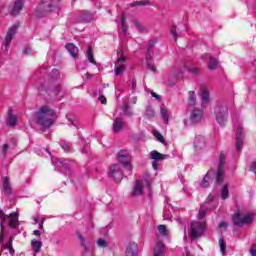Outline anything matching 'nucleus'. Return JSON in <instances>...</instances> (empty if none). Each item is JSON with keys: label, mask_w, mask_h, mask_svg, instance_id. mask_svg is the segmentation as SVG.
Here are the masks:
<instances>
[{"label": "nucleus", "mask_w": 256, "mask_h": 256, "mask_svg": "<svg viewBox=\"0 0 256 256\" xmlns=\"http://www.w3.org/2000/svg\"><path fill=\"white\" fill-rule=\"evenodd\" d=\"M227 227H229L227 222H220L218 225V229H227Z\"/></svg>", "instance_id": "50"}, {"label": "nucleus", "mask_w": 256, "mask_h": 256, "mask_svg": "<svg viewBox=\"0 0 256 256\" xmlns=\"http://www.w3.org/2000/svg\"><path fill=\"white\" fill-rule=\"evenodd\" d=\"M25 0H16L12 6H10V15L14 17L21 13Z\"/></svg>", "instance_id": "11"}, {"label": "nucleus", "mask_w": 256, "mask_h": 256, "mask_svg": "<svg viewBox=\"0 0 256 256\" xmlns=\"http://www.w3.org/2000/svg\"><path fill=\"white\" fill-rule=\"evenodd\" d=\"M78 239L80 240V245L83 247L84 251H89V248H87V244H85V238L81 233H78Z\"/></svg>", "instance_id": "39"}, {"label": "nucleus", "mask_w": 256, "mask_h": 256, "mask_svg": "<svg viewBox=\"0 0 256 256\" xmlns=\"http://www.w3.org/2000/svg\"><path fill=\"white\" fill-rule=\"evenodd\" d=\"M3 191L6 197H11V193H13V188H11V183L7 177L3 178Z\"/></svg>", "instance_id": "18"}, {"label": "nucleus", "mask_w": 256, "mask_h": 256, "mask_svg": "<svg viewBox=\"0 0 256 256\" xmlns=\"http://www.w3.org/2000/svg\"><path fill=\"white\" fill-rule=\"evenodd\" d=\"M177 83V76L175 74L168 75L167 85L168 87H173Z\"/></svg>", "instance_id": "33"}, {"label": "nucleus", "mask_w": 256, "mask_h": 256, "mask_svg": "<svg viewBox=\"0 0 256 256\" xmlns=\"http://www.w3.org/2000/svg\"><path fill=\"white\" fill-rule=\"evenodd\" d=\"M13 247V236H10L8 241L6 243H2L1 245V251H5V249H10Z\"/></svg>", "instance_id": "32"}, {"label": "nucleus", "mask_w": 256, "mask_h": 256, "mask_svg": "<svg viewBox=\"0 0 256 256\" xmlns=\"http://www.w3.org/2000/svg\"><path fill=\"white\" fill-rule=\"evenodd\" d=\"M153 47H155V42L154 41L150 42V44L148 46V51H151V49H153Z\"/></svg>", "instance_id": "58"}, {"label": "nucleus", "mask_w": 256, "mask_h": 256, "mask_svg": "<svg viewBox=\"0 0 256 256\" xmlns=\"http://www.w3.org/2000/svg\"><path fill=\"white\" fill-rule=\"evenodd\" d=\"M34 235H36V237H40L41 236V231L34 230Z\"/></svg>", "instance_id": "61"}, {"label": "nucleus", "mask_w": 256, "mask_h": 256, "mask_svg": "<svg viewBox=\"0 0 256 256\" xmlns=\"http://www.w3.org/2000/svg\"><path fill=\"white\" fill-rule=\"evenodd\" d=\"M126 256H137V244L135 242H130L128 244Z\"/></svg>", "instance_id": "22"}, {"label": "nucleus", "mask_w": 256, "mask_h": 256, "mask_svg": "<svg viewBox=\"0 0 256 256\" xmlns=\"http://www.w3.org/2000/svg\"><path fill=\"white\" fill-rule=\"evenodd\" d=\"M97 245L98 247H102L103 249H105V247H107V241L103 238H99L97 241Z\"/></svg>", "instance_id": "42"}, {"label": "nucleus", "mask_w": 256, "mask_h": 256, "mask_svg": "<svg viewBox=\"0 0 256 256\" xmlns=\"http://www.w3.org/2000/svg\"><path fill=\"white\" fill-rule=\"evenodd\" d=\"M87 55L88 61L93 65H97V61H95V57L93 56V48L91 46H88Z\"/></svg>", "instance_id": "30"}, {"label": "nucleus", "mask_w": 256, "mask_h": 256, "mask_svg": "<svg viewBox=\"0 0 256 256\" xmlns=\"http://www.w3.org/2000/svg\"><path fill=\"white\" fill-rule=\"evenodd\" d=\"M152 97H155V99H161V97L155 92H152Z\"/></svg>", "instance_id": "63"}, {"label": "nucleus", "mask_w": 256, "mask_h": 256, "mask_svg": "<svg viewBox=\"0 0 256 256\" xmlns=\"http://www.w3.org/2000/svg\"><path fill=\"white\" fill-rule=\"evenodd\" d=\"M195 103H197V96L195 95V91H190L188 105H190V107H195Z\"/></svg>", "instance_id": "27"}, {"label": "nucleus", "mask_w": 256, "mask_h": 256, "mask_svg": "<svg viewBox=\"0 0 256 256\" xmlns=\"http://www.w3.org/2000/svg\"><path fill=\"white\" fill-rule=\"evenodd\" d=\"M55 9V0H42L36 11L37 17H45Z\"/></svg>", "instance_id": "4"}, {"label": "nucleus", "mask_w": 256, "mask_h": 256, "mask_svg": "<svg viewBox=\"0 0 256 256\" xmlns=\"http://www.w3.org/2000/svg\"><path fill=\"white\" fill-rule=\"evenodd\" d=\"M7 151H9V144H4L2 147V155L5 157L7 155Z\"/></svg>", "instance_id": "49"}, {"label": "nucleus", "mask_w": 256, "mask_h": 256, "mask_svg": "<svg viewBox=\"0 0 256 256\" xmlns=\"http://www.w3.org/2000/svg\"><path fill=\"white\" fill-rule=\"evenodd\" d=\"M250 253L252 256H256V245L253 244L250 249Z\"/></svg>", "instance_id": "54"}, {"label": "nucleus", "mask_w": 256, "mask_h": 256, "mask_svg": "<svg viewBox=\"0 0 256 256\" xmlns=\"http://www.w3.org/2000/svg\"><path fill=\"white\" fill-rule=\"evenodd\" d=\"M136 27H138L139 31H143V26L139 24V22L135 21Z\"/></svg>", "instance_id": "60"}, {"label": "nucleus", "mask_w": 256, "mask_h": 256, "mask_svg": "<svg viewBox=\"0 0 256 256\" xmlns=\"http://www.w3.org/2000/svg\"><path fill=\"white\" fill-rule=\"evenodd\" d=\"M118 161L128 169V171H133V165H131V154L127 150H120L117 154Z\"/></svg>", "instance_id": "7"}, {"label": "nucleus", "mask_w": 256, "mask_h": 256, "mask_svg": "<svg viewBox=\"0 0 256 256\" xmlns=\"http://www.w3.org/2000/svg\"><path fill=\"white\" fill-rule=\"evenodd\" d=\"M170 33L172 35V37L174 38V41H177V26L173 25L171 27Z\"/></svg>", "instance_id": "43"}, {"label": "nucleus", "mask_w": 256, "mask_h": 256, "mask_svg": "<svg viewBox=\"0 0 256 256\" xmlns=\"http://www.w3.org/2000/svg\"><path fill=\"white\" fill-rule=\"evenodd\" d=\"M23 53L24 55H31V46H26Z\"/></svg>", "instance_id": "52"}, {"label": "nucleus", "mask_w": 256, "mask_h": 256, "mask_svg": "<svg viewBox=\"0 0 256 256\" xmlns=\"http://www.w3.org/2000/svg\"><path fill=\"white\" fill-rule=\"evenodd\" d=\"M132 195H143V180H136Z\"/></svg>", "instance_id": "20"}, {"label": "nucleus", "mask_w": 256, "mask_h": 256, "mask_svg": "<svg viewBox=\"0 0 256 256\" xmlns=\"http://www.w3.org/2000/svg\"><path fill=\"white\" fill-rule=\"evenodd\" d=\"M53 91L55 97H57V95H59V92L61 91V86H55Z\"/></svg>", "instance_id": "53"}, {"label": "nucleus", "mask_w": 256, "mask_h": 256, "mask_svg": "<svg viewBox=\"0 0 256 256\" xmlns=\"http://www.w3.org/2000/svg\"><path fill=\"white\" fill-rule=\"evenodd\" d=\"M36 123L45 129H49L55 121V110L51 109V107L44 105L39 111L35 114Z\"/></svg>", "instance_id": "1"}, {"label": "nucleus", "mask_w": 256, "mask_h": 256, "mask_svg": "<svg viewBox=\"0 0 256 256\" xmlns=\"http://www.w3.org/2000/svg\"><path fill=\"white\" fill-rule=\"evenodd\" d=\"M79 19L82 23H91V21H93V14L89 11H83L79 16Z\"/></svg>", "instance_id": "21"}, {"label": "nucleus", "mask_w": 256, "mask_h": 256, "mask_svg": "<svg viewBox=\"0 0 256 256\" xmlns=\"http://www.w3.org/2000/svg\"><path fill=\"white\" fill-rule=\"evenodd\" d=\"M153 256H165V244L162 241L156 243Z\"/></svg>", "instance_id": "15"}, {"label": "nucleus", "mask_w": 256, "mask_h": 256, "mask_svg": "<svg viewBox=\"0 0 256 256\" xmlns=\"http://www.w3.org/2000/svg\"><path fill=\"white\" fill-rule=\"evenodd\" d=\"M211 175H213V173L211 171H208L207 174L204 176L202 182H201V187H203L204 189H207V187H209L210 182H211Z\"/></svg>", "instance_id": "24"}, {"label": "nucleus", "mask_w": 256, "mask_h": 256, "mask_svg": "<svg viewBox=\"0 0 256 256\" xmlns=\"http://www.w3.org/2000/svg\"><path fill=\"white\" fill-rule=\"evenodd\" d=\"M213 199H214L213 195H209L208 198H207V201L211 202V201H213Z\"/></svg>", "instance_id": "64"}, {"label": "nucleus", "mask_w": 256, "mask_h": 256, "mask_svg": "<svg viewBox=\"0 0 256 256\" xmlns=\"http://www.w3.org/2000/svg\"><path fill=\"white\" fill-rule=\"evenodd\" d=\"M146 61L148 69H150V71H153L154 73L157 72V67H155V65L151 63L149 59H147Z\"/></svg>", "instance_id": "44"}, {"label": "nucleus", "mask_w": 256, "mask_h": 256, "mask_svg": "<svg viewBox=\"0 0 256 256\" xmlns=\"http://www.w3.org/2000/svg\"><path fill=\"white\" fill-rule=\"evenodd\" d=\"M122 110L124 112V115H133V111H131V109H129L128 103H123Z\"/></svg>", "instance_id": "40"}, {"label": "nucleus", "mask_w": 256, "mask_h": 256, "mask_svg": "<svg viewBox=\"0 0 256 256\" xmlns=\"http://www.w3.org/2000/svg\"><path fill=\"white\" fill-rule=\"evenodd\" d=\"M227 107L226 106H218L215 109L216 113V121L220 124L223 125L225 121V117H227Z\"/></svg>", "instance_id": "8"}, {"label": "nucleus", "mask_w": 256, "mask_h": 256, "mask_svg": "<svg viewBox=\"0 0 256 256\" xmlns=\"http://www.w3.org/2000/svg\"><path fill=\"white\" fill-rule=\"evenodd\" d=\"M8 227L11 229H17L19 227V213L13 212L8 216Z\"/></svg>", "instance_id": "12"}, {"label": "nucleus", "mask_w": 256, "mask_h": 256, "mask_svg": "<svg viewBox=\"0 0 256 256\" xmlns=\"http://www.w3.org/2000/svg\"><path fill=\"white\" fill-rule=\"evenodd\" d=\"M118 63H125L127 59L125 58V53L123 50L120 51V57L117 59Z\"/></svg>", "instance_id": "47"}, {"label": "nucleus", "mask_w": 256, "mask_h": 256, "mask_svg": "<svg viewBox=\"0 0 256 256\" xmlns=\"http://www.w3.org/2000/svg\"><path fill=\"white\" fill-rule=\"evenodd\" d=\"M200 91L202 107H204V105H207V103H209V89L206 86H201Z\"/></svg>", "instance_id": "16"}, {"label": "nucleus", "mask_w": 256, "mask_h": 256, "mask_svg": "<svg viewBox=\"0 0 256 256\" xmlns=\"http://www.w3.org/2000/svg\"><path fill=\"white\" fill-rule=\"evenodd\" d=\"M147 115H150L151 117H154L155 116V112H153V110H151V109H148L147 110Z\"/></svg>", "instance_id": "57"}, {"label": "nucleus", "mask_w": 256, "mask_h": 256, "mask_svg": "<svg viewBox=\"0 0 256 256\" xmlns=\"http://www.w3.org/2000/svg\"><path fill=\"white\" fill-rule=\"evenodd\" d=\"M217 59L210 57L209 63H208V69H210L211 71H214L215 69H217Z\"/></svg>", "instance_id": "36"}, {"label": "nucleus", "mask_w": 256, "mask_h": 256, "mask_svg": "<svg viewBox=\"0 0 256 256\" xmlns=\"http://www.w3.org/2000/svg\"><path fill=\"white\" fill-rule=\"evenodd\" d=\"M7 125H9V127H15V125H17V116H15L14 114H9L7 119Z\"/></svg>", "instance_id": "28"}, {"label": "nucleus", "mask_w": 256, "mask_h": 256, "mask_svg": "<svg viewBox=\"0 0 256 256\" xmlns=\"http://www.w3.org/2000/svg\"><path fill=\"white\" fill-rule=\"evenodd\" d=\"M255 219V215L251 213L241 214V211H237L232 217V223L236 225V227H241V225H249V223H253Z\"/></svg>", "instance_id": "3"}, {"label": "nucleus", "mask_w": 256, "mask_h": 256, "mask_svg": "<svg viewBox=\"0 0 256 256\" xmlns=\"http://www.w3.org/2000/svg\"><path fill=\"white\" fill-rule=\"evenodd\" d=\"M219 247H220L221 253L225 255V251H227V242H225V238L219 239Z\"/></svg>", "instance_id": "35"}, {"label": "nucleus", "mask_w": 256, "mask_h": 256, "mask_svg": "<svg viewBox=\"0 0 256 256\" xmlns=\"http://www.w3.org/2000/svg\"><path fill=\"white\" fill-rule=\"evenodd\" d=\"M0 219H1V223L3 225V223H5V221H7V219H9V216H7L5 214V212H3V210H0Z\"/></svg>", "instance_id": "46"}, {"label": "nucleus", "mask_w": 256, "mask_h": 256, "mask_svg": "<svg viewBox=\"0 0 256 256\" xmlns=\"http://www.w3.org/2000/svg\"><path fill=\"white\" fill-rule=\"evenodd\" d=\"M221 197L222 199H228L229 198V185L226 184L222 187V190H221Z\"/></svg>", "instance_id": "34"}, {"label": "nucleus", "mask_w": 256, "mask_h": 256, "mask_svg": "<svg viewBox=\"0 0 256 256\" xmlns=\"http://www.w3.org/2000/svg\"><path fill=\"white\" fill-rule=\"evenodd\" d=\"M0 227H1V233H0V243H3V239H5V227L3 226V223H0Z\"/></svg>", "instance_id": "48"}, {"label": "nucleus", "mask_w": 256, "mask_h": 256, "mask_svg": "<svg viewBox=\"0 0 256 256\" xmlns=\"http://www.w3.org/2000/svg\"><path fill=\"white\" fill-rule=\"evenodd\" d=\"M149 0H140V1H135L131 4V7H138V6H145L149 5Z\"/></svg>", "instance_id": "37"}, {"label": "nucleus", "mask_w": 256, "mask_h": 256, "mask_svg": "<svg viewBox=\"0 0 256 256\" xmlns=\"http://www.w3.org/2000/svg\"><path fill=\"white\" fill-rule=\"evenodd\" d=\"M194 147L195 149H203L205 147V137L203 136H196L194 139Z\"/></svg>", "instance_id": "23"}, {"label": "nucleus", "mask_w": 256, "mask_h": 256, "mask_svg": "<svg viewBox=\"0 0 256 256\" xmlns=\"http://www.w3.org/2000/svg\"><path fill=\"white\" fill-rule=\"evenodd\" d=\"M127 127V123L123 121V118H116L113 123V131L114 133H119L120 131H123Z\"/></svg>", "instance_id": "13"}, {"label": "nucleus", "mask_w": 256, "mask_h": 256, "mask_svg": "<svg viewBox=\"0 0 256 256\" xmlns=\"http://www.w3.org/2000/svg\"><path fill=\"white\" fill-rule=\"evenodd\" d=\"M169 156L167 154H161L157 150H153L150 152V159L153 161L159 162V161H165Z\"/></svg>", "instance_id": "17"}, {"label": "nucleus", "mask_w": 256, "mask_h": 256, "mask_svg": "<svg viewBox=\"0 0 256 256\" xmlns=\"http://www.w3.org/2000/svg\"><path fill=\"white\" fill-rule=\"evenodd\" d=\"M243 149V127L238 126L236 129V151L241 152Z\"/></svg>", "instance_id": "10"}, {"label": "nucleus", "mask_w": 256, "mask_h": 256, "mask_svg": "<svg viewBox=\"0 0 256 256\" xmlns=\"http://www.w3.org/2000/svg\"><path fill=\"white\" fill-rule=\"evenodd\" d=\"M125 71V65L121 64L116 67L115 69V75H122V73Z\"/></svg>", "instance_id": "41"}, {"label": "nucleus", "mask_w": 256, "mask_h": 256, "mask_svg": "<svg viewBox=\"0 0 256 256\" xmlns=\"http://www.w3.org/2000/svg\"><path fill=\"white\" fill-rule=\"evenodd\" d=\"M108 177L113 179L116 183H121L123 180V170L120 164H112L109 167Z\"/></svg>", "instance_id": "6"}, {"label": "nucleus", "mask_w": 256, "mask_h": 256, "mask_svg": "<svg viewBox=\"0 0 256 256\" xmlns=\"http://www.w3.org/2000/svg\"><path fill=\"white\" fill-rule=\"evenodd\" d=\"M8 251H9L10 255H15V248H13V246L8 248Z\"/></svg>", "instance_id": "56"}, {"label": "nucleus", "mask_w": 256, "mask_h": 256, "mask_svg": "<svg viewBox=\"0 0 256 256\" xmlns=\"http://www.w3.org/2000/svg\"><path fill=\"white\" fill-rule=\"evenodd\" d=\"M152 167L153 169H155L157 171V169H159V166L157 165V161L154 160V162L152 163Z\"/></svg>", "instance_id": "59"}, {"label": "nucleus", "mask_w": 256, "mask_h": 256, "mask_svg": "<svg viewBox=\"0 0 256 256\" xmlns=\"http://www.w3.org/2000/svg\"><path fill=\"white\" fill-rule=\"evenodd\" d=\"M161 117L163 122L167 125L169 123V109L165 106L161 108Z\"/></svg>", "instance_id": "26"}, {"label": "nucleus", "mask_w": 256, "mask_h": 256, "mask_svg": "<svg viewBox=\"0 0 256 256\" xmlns=\"http://www.w3.org/2000/svg\"><path fill=\"white\" fill-rule=\"evenodd\" d=\"M122 31H125V18L122 16Z\"/></svg>", "instance_id": "62"}, {"label": "nucleus", "mask_w": 256, "mask_h": 256, "mask_svg": "<svg viewBox=\"0 0 256 256\" xmlns=\"http://www.w3.org/2000/svg\"><path fill=\"white\" fill-rule=\"evenodd\" d=\"M201 119H203V111H201L197 108L192 110V112L190 114V120L192 121V123H199V121H201Z\"/></svg>", "instance_id": "14"}, {"label": "nucleus", "mask_w": 256, "mask_h": 256, "mask_svg": "<svg viewBox=\"0 0 256 256\" xmlns=\"http://www.w3.org/2000/svg\"><path fill=\"white\" fill-rule=\"evenodd\" d=\"M153 135H154V137H156L157 141H159L160 143H162V145H167V141H166L165 138L162 136V134L159 133V131L153 130Z\"/></svg>", "instance_id": "31"}, {"label": "nucleus", "mask_w": 256, "mask_h": 256, "mask_svg": "<svg viewBox=\"0 0 256 256\" xmlns=\"http://www.w3.org/2000/svg\"><path fill=\"white\" fill-rule=\"evenodd\" d=\"M31 245H32V250L34 251V253L41 252V247H43V243L41 241L34 239L31 241Z\"/></svg>", "instance_id": "25"}, {"label": "nucleus", "mask_w": 256, "mask_h": 256, "mask_svg": "<svg viewBox=\"0 0 256 256\" xmlns=\"http://www.w3.org/2000/svg\"><path fill=\"white\" fill-rule=\"evenodd\" d=\"M65 47L67 51L70 53L71 57H73L74 59H77V57H79V48H77L75 44L68 43Z\"/></svg>", "instance_id": "19"}, {"label": "nucleus", "mask_w": 256, "mask_h": 256, "mask_svg": "<svg viewBox=\"0 0 256 256\" xmlns=\"http://www.w3.org/2000/svg\"><path fill=\"white\" fill-rule=\"evenodd\" d=\"M206 214H207V210H205V208H203V206H201L199 213H198V219H203V217H205Z\"/></svg>", "instance_id": "45"}, {"label": "nucleus", "mask_w": 256, "mask_h": 256, "mask_svg": "<svg viewBox=\"0 0 256 256\" xmlns=\"http://www.w3.org/2000/svg\"><path fill=\"white\" fill-rule=\"evenodd\" d=\"M187 71H189V73H192V75H201V70L197 67L188 66Z\"/></svg>", "instance_id": "38"}, {"label": "nucleus", "mask_w": 256, "mask_h": 256, "mask_svg": "<svg viewBox=\"0 0 256 256\" xmlns=\"http://www.w3.org/2000/svg\"><path fill=\"white\" fill-rule=\"evenodd\" d=\"M207 230V222L193 221L190 224V239H199Z\"/></svg>", "instance_id": "2"}, {"label": "nucleus", "mask_w": 256, "mask_h": 256, "mask_svg": "<svg viewBox=\"0 0 256 256\" xmlns=\"http://www.w3.org/2000/svg\"><path fill=\"white\" fill-rule=\"evenodd\" d=\"M250 171H253V173H256V161H253L250 167Z\"/></svg>", "instance_id": "55"}, {"label": "nucleus", "mask_w": 256, "mask_h": 256, "mask_svg": "<svg viewBox=\"0 0 256 256\" xmlns=\"http://www.w3.org/2000/svg\"><path fill=\"white\" fill-rule=\"evenodd\" d=\"M158 231L162 237H168L169 236V230L167 229V226L164 224H160L158 226Z\"/></svg>", "instance_id": "29"}, {"label": "nucleus", "mask_w": 256, "mask_h": 256, "mask_svg": "<svg viewBox=\"0 0 256 256\" xmlns=\"http://www.w3.org/2000/svg\"><path fill=\"white\" fill-rule=\"evenodd\" d=\"M17 29H19V26H17V24H14L8 29L5 40L3 42L4 47H9V45H11V41H13L15 33H17Z\"/></svg>", "instance_id": "9"}, {"label": "nucleus", "mask_w": 256, "mask_h": 256, "mask_svg": "<svg viewBox=\"0 0 256 256\" xmlns=\"http://www.w3.org/2000/svg\"><path fill=\"white\" fill-rule=\"evenodd\" d=\"M227 159V155L224 152L220 153V160L216 173V185H221L223 181H225V161Z\"/></svg>", "instance_id": "5"}, {"label": "nucleus", "mask_w": 256, "mask_h": 256, "mask_svg": "<svg viewBox=\"0 0 256 256\" xmlns=\"http://www.w3.org/2000/svg\"><path fill=\"white\" fill-rule=\"evenodd\" d=\"M98 101H100L102 105H107V98L103 95L99 96Z\"/></svg>", "instance_id": "51"}]
</instances>
